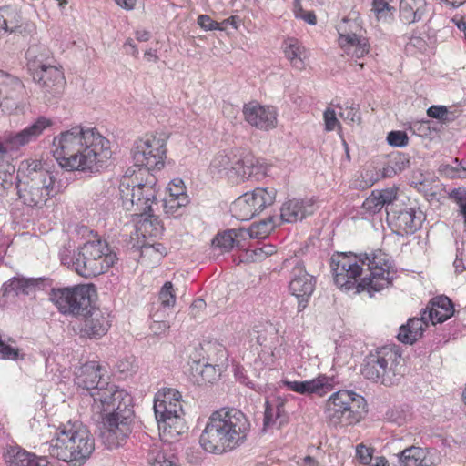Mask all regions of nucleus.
I'll return each instance as SVG.
<instances>
[{
    "mask_svg": "<svg viewBox=\"0 0 466 466\" xmlns=\"http://www.w3.org/2000/svg\"><path fill=\"white\" fill-rule=\"evenodd\" d=\"M330 266L339 288L350 290L356 287L358 292L366 290L370 296L390 286L394 275L391 258L380 249L359 257L333 256Z\"/></svg>",
    "mask_w": 466,
    "mask_h": 466,
    "instance_id": "obj_1",
    "label": "nucleus"
},
{
    "mask_svg": "<svg viewBox=\"0 0 466 466\" xmlns=\"http://www.w3.org/2000/svg\"><path fill=\"white\" fill-rule=\"evenodd\" d=\"M52 153L67 170L96 172L111 157L110 142L94 128L75 126L54 137Z\"/></svg>",
    "mask_w": 466,
    "mask_h": 466,
    "instance_id": "obj_2",
    "label": "nucleus"
},
{
    "mask_svg": "<svg viewBox=\"0 0 466 466\" xmlns=\"http://www.w3.org/2000/svg\"><path fill=\"white\" fill-rule=\"evenodd\" d=\"M92 419L102 423L100 436L108 449L117 448L132 432L135 413L132 397L124 389L109 382L92 391Z\"/></svg>",
    "mask_w": 466,
    "mask_h": 466,
    "instance_id": "obj_3",
    "label": "nucleus"
},
{
    "mask_svg": "<svg viewBox=\"0 0 466 466\" xmlns=\"http://www.w3.org/2000/svg\"><path fill=\"white\" fill-rule=\"evenodd\" d=\"M249 431L250 422L241 410L222 408L209 416L199 443L208 452L223 454L241 446Z\"/></svg>",
    "mask_w": 466,
    "mask_h": 466,
    "instance_id": "obj_4",
    "label": "nucleus"
},
{
    "mask_svg": "<svg viewBox=\"0 0 466 466\" xmlns=\"http://www.w3.org/2000/svg\"><path fill=\"white\" fill-rule=\"evenodd\" d=\"M46 445L50 456L74 465H81L94 451L95 440L81 421L68 420L59 425Z\"/></svg>",
    "mask_w": 466,
    "mask_h": 466,
    "instance_id": "obj_5",
    "label": "nucleus"
},
{
    "mask_svg": "<svg viewBox=\"0 0 466 466\" xmlns=\"http://www.w3.org/2000/svg\"><path fill=\"white\" fill-rule=\"evenodd\" d=\"M17 194L22 202L32 208H42L50 197L55 184L52 172L44 168L40 160L22 161L17 173Z\"/></svg>",
    "mask_w": 466,
    "mask_h": 466,
    "instance_id": "obj_6",
    "label": "nucleus"
},
{
    "mask_svg": "<svg viewBox=\"0 0 466 466\" xmlns=\"http://www.w3.org/2000/svg\"><path fill=\"white\" fill-rule=\"evenodd\" d=\"M181 398L178 390L168 389L161 400L158 398L155 400L154 412L159 436L165 442L177 441L187 430Z\"/></svg>",
    "mask_w": 466,
    "mask_h": 466,
    "instance_id": "obj_7",
    "label": "nucleus"
},
{
    "mask_svg": "<svg viewBox=\"0 0 466 466\" xmlns=\"http://www.w3.org/2000/svg\"><path fill=\"white\" fill-rule=\"evenodd\" d=\"M365 399L353 390H339L325 402L324 414L328 423L334 427H347L358 423L366 412Z\"/></svg>",
    "mask_w": 466,
    "mask_h": 466,
    "instance_id": "obj_8",
    "label": "nucleus"
},
{
    "mask_svg": "<svg viewBox=\"0 0 466 466\" xmlns=\"http://www.w3.org/2000/svg\"><path fill=\"white\" fill-rule=\"evenodd\" d=\"M116 260V254L107 242L97 239L87 241L78 249L72 259V266L78 275L90 278L103 274Z\"/></svg>",
    "mask_w": 466,
    "mask_h": 466,
    "instance_id": "obj_9",
    "label": "nucleus"
},
{
    "mask_svg": "<svg viewBox=\"0 0 466 466\" xmlns=\"http://www.w3.org/2000/svg\"><path fill=\"white\" fill-rule=\"evenodd\" d=\"M401 362V355L397 350L384 347L365 358L361 374L373 382L390 386L402 376Z\"/></svg>",
    "mask_w": 466,
    "mask_h": 466,
    "instance_id": "obj_10",
    "label": "nucleus"
},
{
    "mask_svg": "<svg viewBox=\"0 0 466 466\" xmlns=\"http://www.w3.org/2000/svg\"><path fill=\"white\" fill-rule=\"evenodd\" d=\"M128 176V171H127V177H123L119 185L123 208L136 216L148 215L151 217L152 206L157 204L156 177L147 173L144 183L134 184L127 177Z\"/></svg>",
    "mask_w": 466,
    "mask_h": 466,
    "instance_id": "obj_11",
    "label": "nucleus"
},
{
    "mask_svg": "<svg viewBox=\"0 0 466 466\" xmlns=\"http://www.w3.org/2000/svg\"><path fill=\"white\" fill-rule=\"evenodd\" d=\"M95 292L93 285L79 284L72 287L52 289L50 300L64 315H86L92 307L91 292Z\"/></svg>",
    "mask_w": 466,
    "mask_h": 466,
    "instance_id": "obj_12",
    "label": "nucleus"
},
{
    "mask_svg": "<svg viewBox=\"0 0 466 466\" xmlns=\"http://www.w3.org/2000/svg\"><path fill=\"white\" fill-rule=\"evenodd\" d=\"M167 138L164 135L147 134L134 143L132 158L135 166L149 170L161 169L166 158Z\"/></svg>",
    "mask_w": 466,
    "mask_h": 466,
    "instance_id": "obj_13",
    "label": "nucleus"
},
{
    "mask_svg": "<svg viewBox=\"0 0 466 466\" xmlns=\"http://www.w3.org/2000/svg\"><path fill=\"white\" fill-rule=\"evenodd\" d=\"M425 216L420 208L404 203L388 208V224L399 236L415 233L421 228Z\"/></svg>",
    "mask_w": 466,
    "mask_h": 466,
    "instance_id": "obj_14",
    "label": "nucleus"
},
{
    "mask_svg": "<svg viewBox=\"0 0 466 466\" xmlns=\"http://www.w3.org/2000/svg\"><path fill=\"white\" fill-rule=\"evenodd\" d=\"M285 268H291L289 290L292 295L301 300L299 303V308H305L309 297H310L315 289L316 279L306 270L304 263L297 257H290L283 262Z\"/></svg>",
    "mask_w": 466,
    "mask_h": 466,
    "instance_id": "obj_15",
    "label": "nucleus"
},
{
    "mask_svg": "<svg viewBox=\"0 0 466 466\" xmlns=\"http://www.w3.org/2000/svg\"><path fill=\"white\" fill-rule=\"evenodd\" d=\"M31 75L46 103L53 102L63 94L66 79L60 66L52 65Z\"/></svg>",
    "mask_w": 466,
    "mask_h": 466,
    "instance_id": "obj_16",
    "label": "nucleus"
},
{
    "mask_svg": "<svg viewBox=\"0 0 466 466\" xmlns=\"http://www.w3.org/2000/svg\"><path fill=\"white\" fill-rule=\"evenodd\" d=\"M26 90L16 76L0 70V106L9 114L23 106Z\"/></svg>",
    "mask_w": 466,
    "mask_h": 466,
    "instance_id": "obj_17",
    "label": "nucleus"
},
{
    "mask_svg": "<svg viewBox=\"0 0 466 466\" xmlns=\"http://www.w3.org/2000/svg\"><path fill=\"white\" fill-rule=\"evenodd\" d=\"M245 120L261 130H269L277 125V111L273 106H262L258 101H250L244 105Z\"/></svg>",
    "mask_w": 466,
    "mask_h": 466,
    "instance_id": "obj_18",
    "label": "nucleus"
},
{
    "mask_svg": "<svg viewBox=\"0 0 466 466\" xmlns=\"http://www.w3.org/2000/svg\"><path fill=\"white\" fill-rule=\"evenodd\" d=\"M53 121L46 116H39L34 123L23 130L10 135L5 141L6 148L17 150L29 143L35 141L43 132L53 126Z\"/></svg>",
    "mask_w": 466,
    "mask_h": 466,
    "instance_id": "obj_19",
    "label": "nucleus"
},
{
    "mask_svg": "<svg viewBox=\"0 0 466 466\" xmlns=\"http://www.w3.org/2000/svg\"><path fill=\"white\" fill-rule=\"evenodd\" d=\"M281 384L285 385L289 390L302 394V395H312L316 394L319 397L324 396L326 393L330 391L333 388L332 379L326 375H319L312 380H283L280 381Z\"/></svg>",
    "mask_w": 466,
    "mask_h": 466,
    "instance_id": "obj_20",
    "label": "nucleus"
},
{
    "mask_svg": "<svg viewBox=\"0 0 466 466\" xmlns=\"http://www.w3.org/2000/svg\"><path fill=\"white\" fill-rule=\"evenodd\" d=\"M315 203L309 198H292L284 202L280 208V219L286 223H295L312 215Z\"/></svg>",
    "mask_w": 466,
    "mask_h": 466,
    "instance_id": "obj_21",
    "label": "nucleus"
},
{
    "mask_svg": "<svg viewBox=\"0 0 466 466\" xmlns=\"http://www.w3.org/2000/svg\"><path fill=\"white\" fill-rule=\"evenodd\" d=\"M85 317L83 328L81 329L83 336L89 339H99L108 331L111 323L109 315L101 311L99 309H93Z\"/></svg>",
    "mask_w": 466,
    "mask_h": 466,
    "instance_id": "obj_22",
    "label": "nucleus"
},
{
    "mask_svg": "<svg viewBox=\"0 0 466 466\" xmlns=\"http://www.w3.org/2000/svg\"><path fill=\"white\" fill-rule=\"evenodd\" d=\"M100 371L101 367L96 362L84 364L76 375V385L86 390L91 396L92 391L101 387V382H108Z\"/></svg>",
    "mask_w": 466,
    "mask_h": 466,
    "instance_id": "obj_23",
    "label": "nucleus"
},
{
    "mask_svg": "<svg viewBox=\"0 0 466 466\" xmlns=\"http://www.w3.org/2000/svg\"><path fill=\"white\" fill-rule=\"evenodd\" d=\"M423 312L434 325L442 323L454 314V308L451 300L446 296H438L431 299Z\"/></svg>",
    "mask_w": 466,
    "mask_h": 466,
    "instance_id": "obj_24",
    "label": "nucleus"
},
{
    "mask_svg": "<svg viewBox=\"0 0 466 466\" xmlns=\"http://www.w3.org/2000/svg\"><path fill=\"white\" fill-rule=\"evenodd\" d=\"M27 67L31 74L53 65L54 57L45 45L32 44L26 53Z\"/></svg>",
    "mask_w": 466,
    "mask_h": 466,
    "instance_id": "obj_25",
    "label": "nucleus"
},
{
    "mask_svg": "<svg viewBox=\"0 0 466 466\" xmlns=\"http://www.w3.org/2000/svg\"><path fill=\"white\" fill-rule=\"evenodd\" d=\"M339 43L348 54L360 58L369 53L370 45L366 38L358 37L354 33H347L342 25L339 27Z\"/></svg>",
    "mask_w": 466,
    "mask_h": 466,
    "instance_id": "obj_26",
    "label": "nucleus"
},
{
    "mask_svg": "<svg viewBox=\"0 0 466 466\" xmlns=\"http://www.w3.org/2000/svg\"><path fill=\"white\" fill-rule=\"evenodd\" d=\"M285 400L277 398L273 402L266 401L264 412V428H268L274 425L281 427L286 424L289 420V415L285 410Z\"/></svg>",
    "mask_w": 466,
    "mask_h": 466,
    "instance_id": "obj_27",
    "label": "nucleus"
},
{
    "mask_svg": "<svg viewBox=\"0 0 466 466\" xmlns=\"http://www.w3.org/2000/svg\"><path fill=\"white\" fill-rule=\"evenodd\" d=\"M427 312H423L420 318L410 319L406 325L400 327L397 336L398 339L406 344H413L423 333L424 326H427L429 320L426 317Z\"/></svg>",
    "mask_w": 466,
    "mask_h": 466,
    "instance_id": "obj_28",
    "label": "nucleus"
},
{
    "mask_svg": "<svg viewBox=\"0 0 466 466\" xmlns=\"http://www.w3.org/2000/svg\"><path fill=\"white\" fill-rule=\"evenodd\" d=\"M426 7V0H400V18L407 25L419 22L424 16Z\"/></svg>",
    "mask_w": 466,
    "mask_h": 466,
    "instance_id": "obj_29",
    "label": "nucleus"
},
{
    "mask_svg": "<svg viewBox=\"0 0 466 466\" xmlns=\"http://www.w3.org/2000/svg\"><path fill=\"white\" fill-rule=\"evenodd\" d=\"M43 280L41 279H25L14 277L5 282L2 287V293L7 296L10 293L15 295H29L35 291Z\"/></svg>",
    "mask_w": 466,
    "mask_h": 466,
    "instance_id": "obj_30",
    "label": "nucleus"
},
{
    "mask_svg": "<svg viewBox=\"0 0 466 466\" xmlns=\"http://www.w3.org/2000/svg\"><path fill=\"white\" fill-rule=\"evenodd\" d=\"M284 54L291 66L298 69L303 70L306 66V59L308 57L307 49L296 39H289L284 44Z\"/></svg>",
    "mask_w": 466,
    "mask_h": 466,
    "instance_id": "obj_31",
    "label": "nucleus"
},
{
    "mask_svg": "<svg viewBox=\"0 0 466 466\" xmlns=\"http://www.w3.org/2000/svg\"><path fill=\"white\" fill-rule=\"evenodd\" d=\"M230 211L233 217L242 221L249 220L258 216L249 191L238 197L231 204Z\"/></svg>",
    "mask_w": 466,
    "mask_h": 466,
    "instance_id": "obj_32",
    "label": "nucleus"
},
{
    "mask_svg": "<svg viewBox=\"0 0 466 466\" xmlns=\"http://www.w3.org/2000/svg\"><path fill=\"white\" fill-rule=\"evenodd\" d=\"M238 156L233 152L218 153L211 161L210 167L218 174H224L228 179H234V171Z\"/></svg>",
    "mask_w": 466,
    "mask_h": 466,
    "instance_id": "obj_33",
    "label": "nucleus"
},
{
    "mask_svg": "<svg viewBox=\"0 0 466 466\" xmlns=\"http://www.w3.org/2000/svg\"><path fill=\"white\" fill-rule=\"evenodd\" d=\"M257 215L272 206L276 199L277 191L273 187H257L249 191Z\"/></svg>",
    "mask_w": 466,
    "mask_h": 466,
    "instance_id": "obj_34",
    "label": "nucleus"
},
{
    "mask_svg": "<svg viewBox=\"0 0 466 466\" xmlns=\"http://www.w3.org/2000/svg\"><path fill=\"white\" fill-rule=\"evenodd\" d=\"M426 450L411 446L405 449L400 455V461L405 466H428L429 461L426 457Z\"/></svg>",
    "mask_w": 466,
    "mask_h": 466,
    "instance_id": "obj_35",
    "label": "nucleus"
},
{
    "mask_svg": "<svg viewBox=\"0 0 466 466\" xmlns=\"http://www.w3.org/2000/svg\"><path fill=\"white\" fill-rule=\"evenodd\" d=\"M31 455L19 446H9L4 456L7 466H26Z\"/></svg>",
    "mask_w": 466,
    "mask_h": 466,
    "instance_id": "obj_36",
    "label": "nucleus"
},
{
    "mask_svg": "<svg viewBox=\"0 0 466 466\" xmlns=\"http://www.w3.org/2000/svg\"><path fill=\"white\" fill-rule=\"evenodd\" d=\"M187 203L188 199L187 194L174 192V189L169 187V196L166 198L164 204L166 213L175 216L176 213Z\"/></svg>",
    "mask_w": 466,
    "mask_h": 466,
    "instance_id": "obj_37",
    "label": "nucleus"
},
{
    "mask_svg": "<svg viewBox=\"0 0 466 466\" xmlns=\"http://www.w3.org/2000/svg\"><path fill=\"white\" fill-rule=\"evenodd\" d=\"M196 371L199 374L200 380L198 383H214L218 380L222 373V367L220 365H213L206 363L200 365L199 363L196 367Z\"/></svg>",
    "mask_w": 466,
    "mask_h": 466,
    "instance_id": "obj_38",
    "label": "nucleus"
},
{
    "mask_svg": "<svg viewBox=\"0 0 466 466\" xmlns=\"http://www.w3.org/2000/svg\"><path fill=\"white\" fill-rule=\"evenodd\" d=\"M242 236V230L229 229L218 234L213 240L212 245L221 248L222 251H229L235 244V238Z\"/></svg>",
    "mask_w": 466,
    "mask_h": 466,
    "instance_id": "obj_39",
    "label": "nucleus"
},
{
    "mask_svg": "<svg viewBox=\"0 0 466 466\" xmlns=\"http://www.w3.org/2000/svg\"><path fill=\"white\" fill-rule=\"evenodd\" d=\"M274 228V219L272 217H269L258 223L252 224L246 230V233L250 237V238H265L273 230Z\"/></svg>",
    "mask_w": 466,
    "mask_h": 466,
    "instance_id": "obj_40",
    "label": "nucleus"
},
{
    "mask_svg": "<svg viewBox=\"0 0 466 466\" xmlns=\"http://www.w3.org/2000/svg\"><path fill=\"white\" fill-rule=\"evenodd\" d=\"M3 16L2 25H4L5 32H15L17 28L21 25V16L18 11L15 8L5 6L3 7Z\"/></svg>",
    "mask_w": 466,
    "mask_h": 466,
    "instance_id": "obj_41",
    "label": "nucleus"
},
{
    "mask_svg": "<svg viewBox=\"0 0 466 466\" xmlns=\"http://www.w3.org/2000/svg\"><path fill=\"white\" fill-rule=\"evenodd\" d=\"M246 166L248 167H251V171L249 173H247L248 176H250V178H255L257 180L264 177L267 174V165L256 158L252 154L246 153Z\"/></svg>",
    "mask_w": 466,
    "mask_h": 466,
    "instance_id": "obj_42",
    "label": "nucleus"
},
{
    "mask_svg": "<svg viewBox=\"0 0 466 466\" xmlns=\"http://www.w3.org/2000/svg\"><path fill=\"white\" fill-rule=\"evenodd\" d=\"M158 299L163 308H171L176 303V294L173 284L167 281L158 293Z\"/></svg>",
    "mask_w": 466,
    "mask_h": 466,
    "instance_id": "obj_43",
    "label": "nucleus"
},
{
    "mask_svg": "<svg viewBox=\"0 0 466 466\" xmlns=\"http://www.w3.org/2000/svg\"><path fill=\"white\" fill-rule=\"evenodd\" d=\"M246 162V154L238 157L236 164L234 165L235 169L231 171L234 175V179L244 181L246 179L250 178V176H248L246 173H249L251 171V167H248L245 164Z\"/></svg>",
    "mask_w": 466,
    "mask_h": 466,
    "instance_id": "obj_44",
    "label": "nucleus"
},
{
    "mask_svg": "<svg viewBox=\"0 0 466 466\" xmlns=\"http://www.w3.org/2000/svg\"><path fill=\"white\" fill-rule=\"evenodd\" d=\"M450 198L459 207V212L462 215L466 226V190L461 188L453 189L450 194Z\"/></svg>",
    "mask_w": 466,
    "mask_h": 466,
    "instance_id": "obj_45",
    "label": "nucleus"
},
{
    "mask_svg": "<svg viewBox=\"0 0 466 466\" xmlns=\"http://www.w3.org/2000/svg\"><path fill=\"white\" fill-rule=\"evenodd\" d=\"M362 207L369 213L375 214L380 211L384 206L382 205L380 197L377 195V191L374 190L364 200Z\"/></svg>",
    "mask_w": 466,
    "mask_h": 466,
    "instance_id": "obj_46",
    "label": "nucleus"
},
{
    "mask_svg": "<svg viewBox=\"0 0 466 466\" xmlns=\"http://www.w3.org/2000/svg\"><path fill=\"white\" fill-rule=\"evenodd\" d=\"M387 142L395 147H404L408 145L409 137L404 131H390L388 133Z\"/></svg>",
    "mask_w": 466,
    "mask_h": 466,
    "instance_id": "obj_47",
    "label": "nucleus"
},
{
    "mask_svg": "<svg viewBox=\"0 0 466 466\" xmlns=\"http://www.w3.org/2000/svg\"><path fill=\"white\" fill-rule=\"evenodd\" d=\"M427 115L430 117L439 119L442 122H449L451 120V114L448 111L445 106H431L427 109Z\"/></svg>",
    "mask_w": 466,
    "mask_h": 466,
    "instance_id": "obj_48",
    "label": "nucleus"
},
{
    "mask_svg": "<svg viewBox=\"0 0 466 466\" xmlns=\"http://www.w3.org/2000/svg\"><path fill=\"white\" fill-rule=\"evenodd\" d=\"M377 195L380 197V201L383 206H386V211L388 212V208H390L393 205H398L394 203V200L397 197V191L394 188H386L383 190H376Z\"/></svg>",
    "mask_w": 466,
    "mask_h": 466,
    "instance_id": "obj_49",
    "label": "nucleus"
},
{
    "mask_svg": "<svg viewBox=\"0 0 466 466\" xmlns=\"http://www.w3.org/2000/svg\"><path fill=\"white\" fill-rule=\"evenodd\" d=\"M198 24L205 31L224 29V27L220 26L218 22L211 19V17L208 15H200L198 17Z\"/></svg>",
    "mask_w": 466,
    "mask_h": 466,
    "instance_id": "obj_50",
    "label": "nucleus"
},
{
    "mask_svg": "<svg viewBox=\"0 0 466 466\" xmlns=\"http://www.w3.org/2000/svg\"><path fill=\"white\" fill-rule=\"evenodd\" d=\"M339 116L341 118H343L345 120H349L353 123L354 122L359 123L360 121L359 110L354 106H346L344 108H341Z\"/></svg>",
    "mask_w": 466,
    "mask_h": 466,
    "instance_id": "obj_51",
    "label": "nucleus"
},
{
    "mask_svg": "<svg viewBox=\"0 0 466 466\" xmlns=\"http://www.w3.org/2000/svg\"><path fill=\"white\" fill-rule=\"evenodd\" d=\"M324 121H325L326 130H328V131L334 130L336 126L338 125V120L336 117L335 111L328 108L324 112Z\"/></svg>",
    "mask_w": 466,
    "mask_h": 466,
    "instance_id": "obj_52",
    "label": "nucleus"
},
{
    "mask_svg": "<svg viewBox=\"0 0 466 466\" xmlns=\"http://www.w3.org/2000/svg\"><path fill=\"white\" fill-rule=\"evenodd\" d=\"M390 161L393 165L397 173H400L402 170H404L406 167H409L410 164V160L404 155L400 154L397 155Z\"/></svg>",
    "mask_w": 466,
    "mask_h": 466,
    "instance_id": "obj_53",
    "label": "nucleus"
},
{
    "mask_svg": "<svg viewBox=\"0 0 466 466\" xmlns=\"http://www.w3.org/2000/svg\"><path fill=\"white\" fill-rule=\"evenodd\" d=\"M255 257L261 260L275 253V247L265 245L253 250Z\"/></svg>",
    "mask_w": 466,
    "mask_h": 466,
    "instance_id": "obj_54",
    "label": "nucleus"
},
{
    "mask_svg": "<svg viewBox=\"0 0 466 466\" xmlns=\"http://www.w3.org/2000/svg\"><path fill=\"white\" fill-rule=\"evenodd\" d=\"M357 456L361 460L362 463L367 464L369 460H371L370 450L364 444H359L356 447Z\"/></svg>",
    "mask_w": 466,
    "mask_h": 466,
    "instance_id": "obj_55",
    "label": "nucleus"
},
{
    "mask_svg": "<svg viewBox=\"0 0 466 466\" xmlns=\"http://www.w3.org/2000/svg\"><path fill=\"white\" fill-rule=\"evenodd\" d=\"M168 329V323L163 320H154L150 326V329L155 335H161L162 333H165Z\"/></svg>",
    "mask_w": 466,
    "mask_h": 466,
    "instance_id": "obj_56",
    "label": "nucleus"
},
{
    "mask_svg": "<svg viewBox=\"0 0 466 466\" xmlns=\"http://www.w3.org/2000/svg\"><path fill=\"white\" fill-rule=\"evenodd\" d=\"M10 175L0 170V196L12 186V181L9 179Z\"/></svg>",
    "mask_w": 466,
    "mask_h": 466,
    "instance_id": "obj_57",
    "label": "nucleus"
},
{
    "mask_svg": "<svg viewBox=\"0 0 466 466\" xmlns=\"http://www.w3.org/2000/svg\"><path fill=\"white\" fill-rule=\"evenodd\" d=\"M380 175L376 172L373 174V171L367 170L364 174H362V178L365 180L366 187H371L380 179Z\"/></svg>",
    "mask_w": 466,
    "mask_h": 466,
    "instance_id": "obj_58",
    "label": "nucleus"
},
{
    "mask_svg": "<svg viewBox=\"0 0 466 466\" xmlns=\"http://www.w3.org/2000/svg\"><path fill=\"white\" fill-rule=\"evenodd\" d=\"M26 466H50L46 457H37L32 453L28 465Z\"/></svg>",
    "mask_w": 466,
    "mask_h": 466,
    "instance_id": "obj_59",
    "label": "nucleus"
},
{
    "mask_svg": "<svg viewBox=\"0 0 466 466\" xmlns=\"http://www.w3.org/2000/svg\"><path fill=\"white\" fill-rule=\"evenodd\" d=\"M452 23L464 33V36L466 38V15H455L452 18Z\"/></svg>",
    "mask_w": 466,
    "mask_h": 466,
    "instance_id": "obj_60",
    "label": "nucleus"
},
{
    "mask_svg": "<svg viewBox=\"0 0 466 466\" xmlns=\"http://www.w3.org/2000/svg\"><path fill=\"white\" fill-rule=\"evenodd\" d=\"M397 171L395 170L393 165L389 161V163L382 168L380 177H392L397 175Z\"/></svg>",
    "mask_w": 466,
    "mask_h": 466,
    "instance_id": "obj_61",
    "label": "nucleus"
},
{
    "mask_svg": "<svg viewBox=\"0 0 466 466\" xmlns=\"http://www.w3.org/2000/svg\"><path fill=\"white\" fill-rule=\"evenodd\" d=\"M124 48L127 54H131L134 56H137L138 55V50H137L136 45L134 44V41L130 38H128L125 42Z\"/></svg>",
    "mask_w": 466,
    "mask_h": 466,
    "instance_id": "obj_62",
    "label": "nucleus"
},
{
    "mask_svg": "<svg viewBox=\"0 0 466 466\" xmlns=\"http://www.w3.org/2000/svg\"><path fill=\"white\" fill-rule=\"evenodd\" d=\"M389 8V4L384 0H374L373 1V10L376 13H381L384 10Z\"/></svg>",
    "mask_w": 466,
    "mask_h": 466,
    "instance_id": "obj_63",
    "label": "nucleus"
},
{
    "mask_svg": "<svg viewBox=\"0 0 466 466\" xmlns=\"http://www.w3.org/2000/svg\"><path fill=\"white\" fill-rule=\"evenodd\" d=\"M154 466H179V465L173 461L165 459L164 456H162L161 458L159 457L158 459L156 460V461L154 462Z\"/></svg>",
    "mask_w": 466,
    "mask_h": 466,
    "instance_id": "obj_64",
    "label": "nucleus"
}]
</instances>
